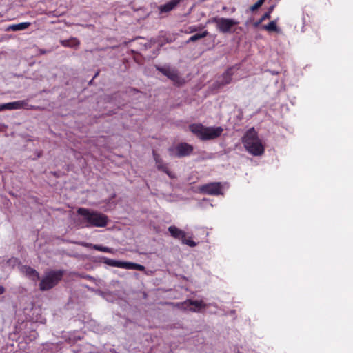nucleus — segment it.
<instances>
[{"instance_id": "f257e3e1", "label": "nucleus", "mask_w": 353, "mask_h": 353, "mask_svg": "<svg viewBox=\"0 0 353 353\" xmlns=\"http://www.w3.org/2000/svg\"><path fill=\"white\" fill-rule=\"evenodd\" d=\"M108 223V217L101 212L85 208L77 210V223L81 228H103Z\"/></svg>"}, {"instance_id": "f03ea898", "label": "nucleus", "mask_w": 353, "mask_h": 353, "mask_svg": "<svg viewBox=\"0 0 353 353\" xmlns=\"http://www.w3.org/2000/svg\"><path fill=\"white\" fill-rule=\"evenodd\" d=\"M242 143L245 150L253 156H260L265 148L254 128L248 130L242 137Z\"/></svg>"}, {"instance_id": "7ed1b4c3", "label": "nucleus", "mask_w": 353, "mask_h": 353, "mask_svg": "<svg viewBox=\"0 0 353 353\" xmlns=\"http://www.w3.org/2000/svg\"><path fill=\"white\" fill-rule=\"evenodd\" d=\"M189 129L202 141L215 139L219 137L223 132V128L221 126L205 127L201 123L191 124Z\"/></svg>"}, {"instance_id": "20e7f679", "label": "nucleus", "mask_w": 353, "mask_h": 353, "mask_svg": "<svg viewBox=\"0 0 353 353\" xmlns=\"http://www.w3.org/2000/svg\"><path fill=\"white\" fill-rule=\"evenodd\" d=\"M64 274L63 270H51L46 272L39 283V289L46 291L53 288L62 279Z\"/></svg>"}, {"instance_id": "39448f33", "label": "nucleus", "mask_w": 353, "mask_h": 353, "mask_svg": "<svg viewBox=\"0 0 353 353\" xmlns=\"http://www.w3.org/2000/svg\"><path fill=\"white\" fill-rule=\"evenodd\" d=\"M239 21L232 18H225L214 17L208 21V23H215L216 29L223 34H227L231 32L233 26L238 25Z\"/></svg>"}, {"instance_id": "423d86ee", "label": "nucleus", "mask_w": 353, "mask_h": 353, "mask_svg": "<svg viewBox=\"0 0 353 353\" xmlns=\"http://www.w3.org/2000/svg\"><path fill=\"white\" fill-rule=\"evenodd\" d=\"M176 306L184 311L196 312L202 308H205L207 305L202 301L188 299L183 302L177 303Z\"/></svg>"}, {"instance_id": "0eeeda50", "label": "nucleus", "mask_w": 353, "mask_h": 353, "mask_svg": "<svg viewBox=\"0 0 353 353\" xmlns=\"http://www.w3.org/2000/svg\"><path fill=\"white\" fill-rule=\"evenodd\" d=\"M193 151V147L186 143H181L174 148H169L170 154L175 157H183L190 155Z\"/></svg>"}, {"instance_id": "6e6552de", "label": "nucleus", "mask_w": 353, "mask_h": 353, "mask_svg": "<svg viewBox=\"0 0 353 353\" xmlns=\"http://www.w3.org/2000/svg\"><path fill=\"white\" fill-rule=\"evenodd\" d=\"M199 190L201 192L209 195L217 196L223 194L222 185L219 182L204 184L199 188Z\"/></svg>"}, {"instance_id": "1a4fd4ad", "label": "nucleus", "mask_w": 353, "mask_h": 353, "mask_svg": "<svg viewBox=\"0 0 353 353\" xmlns=\"http://www.w3.org/2000/svg\"><path fill=\"white\" fill-rule=\"evenodd\" d=\"M28 103L26 100L17 101L6 103L0 104V112L4 110H19L28 108Z\"/></svg>"}, {"instance_id": "9d476101", "label": "nucleus", "mask_w": 353, "mask_h": 353, "mask_svg": "<svg viewBox=\"0 0 353 353\" xmlns=\"http://www.w3.org/2000/svg\"><path fill=\"white\" fill-rule=\"evenodd\" d=\"M157 70L161 72L163 75L166 76L170 80L174 82H178L179 79V77L178 74V72L173 68H171L168 65L164 66H156Z\"/></svg>"}, {"instance_id": "9b49d317", "label": "nucleus", "mask_w": 353, "mask_h": 353, "mask_svg": "<svg viewBox=\"0 0 353 353\" xmlns=\"http://www.w3.org/2000/svg\"><path fill=\"white\" fill-rule=\"evenodd\" d=\"M238 70L236 66H232L227 69V70L222 74L220 79L218 81L219 86H223L229 84L232 81V77L234 73V70Z\"/></svg>"}, {"instance_id": "f8f14e48", "label": "nucleus", "mask_w": 353, "mask_h": 353, "mask_svg": "<svg viewBox=\"0 0 353 353\" xmlns=\"http://www.w3.org/2000/svg\"><path fill=\"white\" fill-rule=\"evenodd\" d=\"M20 271L33 281H37L40 279L39 272L30 266L21 265Z\"/></svg>"}, {"instance_id": "ddd939ff", "label": "nucleus", "mask_w": 353, "mask_h": 353, "mask_svg": "<svg viewBox=\"0 0 353 353\" xmlns=\"http://www.w3.org/2000/svg\"><path fill=\"white\" fill-rule=\"evenodd\" d=\"M181 0H170L168 3L159 6L160 14L167 13L174 9Z\"/></svg>"}, {"instance_id": "4468645a", "label": "nucleus", "mask_w": 353, "mask_h": 353, "mask_svg": "<svg viewBox=\"0 0 353 353\" xmlns=\"http://www.w3.org/2000/svg\"><path fill=\"white\" fill-rule=\"evenodd\" d=\"M168 231L172 237L177 239L182 240L186 236V234L183 230H180L174 225L170 226L168 228Z\"/></svg>"}, {"instance_id": "2eb2a0df", "label": "nucleus", "mask_w": 353, "mask_h": 353, "mask_svg": "<svg viewBox=\"0 0 353 353\" xmlns=\"http://www.w3.org/2000/svg\"><path fill=\"white\" fill-rule=\"evenodd\" d=\"M30 25L29 22H22L17 24H12L7 27V31H19L23 30L28 28Z\"/></svg>"}, {"instance_id": "dca6fc26", "label": "nucleus", "mask_w": 353, "mask_h": 353, "mask_svg": "<svg viewBox=\"0 0 353 353\" xmlns=\"http://www.w3.org/2000/svg\"><path fill=\"white\" fill-rule=\"evenodd\" d=\"M61 43L64 47L76 48L79 45V41L74 37L69 39L61 40Z\"/></svg>"}, {"instance_id": "f3484780", "label": "nucleus", "mask_w": 353, "mask_h": 353, "mask_svg": "<svg viewBox=\"0 0 353 353\" xmlns=\"http://www.w3.org/2000/svg\"><path fill=\"white\" fill-rule=\"evenodd\" d=\"M123 268L128 270H136L142 271L144 270V266L140 264L132 263V262H124L123 265Z\"/></svg>"}, {"instance_id": "a211bd4d", "label": "nucleus", "mask_w": 353, "mask_h": 353, "mask_svg": "<svg viewBox=\"0 0 353 353\" xmlns=\"http://www.w3.org/2000/svg\"><path fill=\"white\" fill-rule=\"evenodd\" d=\"M103 262L112 267H117V268H123V261H117L114 259H110L108 258L103 259Z\"/></svg>"}, {"instance_id": "6ab92c4d", "label": "nucleus", "mask_w": 353, "mask_h": 353, "mask_svg": "<svg viewBox=\"0 0 353 353\" xmlns=\"http://www.w3.org/2000/svg\"><path fill=\"white\" fill-rule=\"evenodd\" d=\"M208 34V32L207 30H205L201 33L194 34L188 39V40L187 41V43H188L190 42H194L199 39L205 37Z\"/></svg>"}, {"instance_id": "aec40b11", "label": "nucleus", "mask_w": 353, "mask_h": 353, "mask_svg": "<svg viewBox=\"0 0 353 353\" xmlns=\"http://www.w3.org/2000/svg\"><path fill=\"white\" fill-rule=\"evenodd\" d=\"M93 249L96 250H98V251H101V252H107V253H112V249L109 248V247H106V246H103V245H93Z\"/></svg>"}, {"instance_id": "412c9836", "label": "nucleus", "mask_w": 353, "mask_h": 353, "mask_svg": "<svg viewBox=\"0 0 353 353\" xmlns=\"http://www.w3.org/2000/svg\"><path fill=\"white\" fill-rule=\"evenodd\" d=\"M263 28L270 32L276 31L277 26L274 21H272L268 24L263 26Z\"/></svg>"}, {"instance_id": "4be33fe9", "label": "nucleus", "mask_w": 353, "mask_h": 353, "mask_svg": "<svg viewBox=\"0 0 353 353\" xmlns=\"http://www.w3.org/2000/svg\"><path fill=\"white\" fill-rule=\"evenodd\" d=\"M157 169L164 172L169 176L172 177V176L171 175L170 172L169 171V169H168V166L165 164L163 163V164L159 165V166L157 167Z\"/></svg>"}, {"instance_id": "5701e85b", "label": "nucleus", "mask_w": 353, "mask_h": 353, "mask_svg": "<svg viewBox=\"0 0 353 353\" xmlns=\"http://www.w3.org/2000/svg\"><path fill=\"white\" fill-rule=\"evenodd\" d=\"M157 169L164 172L169 176L172 177V176L171 175L170 172L169 171V169H168V166L165 164L163 163V164L159 165V166L157 167Z\"/></svg>"}, {"instance_id": "b1692460", "label": "nucleus", "mask_w": 353, "mask_h": 353, "mask_svg": "<svg viewBox=\"0 0 353 353\" xmlns=\"http://www.w3.org/2000/svg\"><path fill=\"white\" fill-rule=\"evenodd\" d=\"M183 244L188 245L190 247H194L196 245V243L191 239H186L185 237L181 240Z\"/></svg>"}, {"instance_id": "393cba45", "label": "nucleus", "mask_w": 353, "mask_h": 353, "mask_svg": "<svg viewBox=\"0 0 353 353\" xmlns=\"http://www.w3.org/2000/svg\"><path fill=\"white\" fill-rule=\"evenodd\" d=\"M265 0H258L253 6H251V10L254 11L260 8L264 3Z\"/></svg>"}, {"instance_id": "a878e982", "label": "nucleus", "mask_w": 353, "mask_h": 353, "mask_svg": "<svg viewBox=\"0 0 353 353\" xmlns=\"http://www.w3.org/2000/svg\"><path fill=\"white\" fill-rule=\"evenodd\" d=\"M154 159L156 162L157 168L159 166V165L163 164V161L160 158L159 155L156 154L154 152H153Z\"/></svg>"}, {"instance_id": "bb28decb", "label": "nucleus", "mask_w": 353, "mask_h": 353, "mask_svg": "<svg viewBox=\"0 0 353 353\" xmlns=\"http://www.w3.org/2000/svg\"><path fill=\"white\" fill-rule=\"evenodd\" d=\"M270 15L269 14V13H267V12L261 17V18L260 19H261V21H263L264 20L267 19H270Z\"/></svg>"}, {"instance_id": "cd10ccee", "label": "nucleus", "mask_w": 353, "mask_h": 353, "mask_svg": "<svg viewBox=\"0 0 353 353\" xmlns=\"http://www.w3.org/2000/svg\"><path fill=\"white\" fill-rule=\"evenodd\" d=\"M82 245L83 246H85V247L92 248H93V245H94V244H92V243H83Z\"/></svg>"}, {"instance_id": "c85d7f7f", "label": "nucleus", "mask_w": 353, "mask_h": 353, "mask_svg": "<svg viewBox=\"0 0 353 353\" xmlns=\"http://www.w3.org/2000/svg\"><path fill=\"white\" fill-rule=\"evenodd\" d=\"M274 8V6H271L269 8H268V10L267 12V13H269V14L270 15L271 13L272 12Z\"/></svg>"}, {"instance_id": "c756f323", "label": "nucleus", "mask_w": 353, "mask_h": 353, "mask_svg": "<svg viewBox=\"0 0 353 353\" xmlns=\"http://www.w3.org/2000/svg\"><path fill=\"white\" fill-rule=\"evenodd\" d=\"M190 32H193L197 30V28L196 26L190 27Z\"/></svg>"}, {"instance_id": "7c9ffc66", "label": "nucleus", "mask_w": 353, "mask_h": 353, "mask_svg": "<svg viewBox=\"0 0 353 353\" xmlns=\"http://www.w3.org/2000/svg\"><path fill=\"white\" fill-rule=\"evenodd\" d=\"M5 292V288L3 286L0 285V295L3 294Z\"/></svg>"}, {"instance_id": "2f4dec72", "label": "nucleus", "mask_w": 353, "mask_h": 353, "mask_svg": "<svg viewBox=\"0 0 353 353\" xmlns=\"http://www.w3.org/2000/svg\"><path fill=\"white\" fill-rule=\"evenodd\" d=\"M262 21H261V19H259L258 21L255 22L254 26V27H257L258 26H259V24L261 23Z\"/></svg>"}, {"instance_id": "473e14b6", "label": "nucleus", "mask_w": 353, "mask_h": 353, "mask_svg": "<svg viewBox=\"0 0 353 353\" xmlns=\"http://www.w3.org/2000/svg\"><path fill=\"white\" fill-rule=\"evenodd\" d=\"M270 72L272 74H278L279 72H276V71H270Z\"/></svg>"}, {"instance_id": "72a5a7b5", "label": "nucleus", "mask_w": 353, "mask_h": 353, "mask_svg": "<svg viewBox=\"0 0 353 353\" xmlns=\"http://www.w3.org/2000/svg\"><path fill=\"white\" fill-rule=\"evenodd\" d=\"M235 10H236L235 8H233L232 9V12H234Z\"/></svg>"}, {"instance_id": "f704fd0d", "label": "nucleus", "mask_w": 353, "mask_h": 353, "mask_svg": "<svg viewBox=\"0 0 353 353\" xmlns=\"http://www.w3.org/2000/svg\"><path fill=\"white\" fill-rule=\"evenodd\" d=\"M226 9H227V8H226L225 6H223V10H225Z\"/></svg>"}, {"instance_id": "c9c22d12", "label": "nucleus", "mask_w": 353, "mask_h": 353, "mask_svg": "<svg viewBox=\"0 0 353 353\" xmlns=\"http://www.w3.org/2000/svg\"><path fill=\"white\" fill-rule=\"evenodd\" d=\"M28 109H30L31 108H32V105H30V108H29V105H28Z\"/></svg>"}, {"instance_id": "e433bc0d", "label": "nucleus", "mask_w": 353, "mask_h": 353, "mask_svg": "<svg viewBox=\"0 0 353 353\" xmlns=\"http://www.w3.org/2000/svg\"><path fill=\"white\" fill-rule=\"evenodd\" d=\"M41 154H38L37 157H40Z\"/></svg>"}]
</instances>
